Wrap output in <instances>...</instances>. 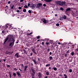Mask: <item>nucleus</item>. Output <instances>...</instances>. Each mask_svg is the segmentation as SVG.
Instances as JSON below:
<instances>
[{"label": "nucleus", "mask_w": 78, "mask_h": 78, "mask_svg": "<svg viewBox=\"0 0 78 78\" xmlns=\"http://www.w3.org/2000/svg\"><path fill=\"white\" fill-rule=\"evenodd\" d=\"M11 2L10 1H9L8 2V4H10V3Z\"/></svg>", "instance_id": "8fccbe9b"}, {"label": "nucleus", "mask_w": 78, "mask_h": 78, "mask_svg": "<svg viewBox=\"0 0 78 78\" xmlns=\"http://www.w3.org/2000/svg\"><path fill=\"white\" fill-rule=\"evenodd\" d=\"M31 76H32V78H34V76H35V74H33V73H32L31 74Z\"/></svg>", "instance_id": "f8f14e48"}, {"label": "nucleus", "mask_w": 78, "mask_h": 78, "mask_svg": "<svg viewBox=\"0 0 78 78\" xmlns=\"http://www.w3.org/2000/svg\"><path fill=\"white\" fill-rule=\"evenodd\" d=\"M23 51H24V53L25 54H26V51L25 50V49H24L23 50Z\"/></svg>", "instance_id": "bb28decb"}, {"label": "nucleus", "mask_w": 78, "mask_h": 78, "mask_svg": "<svg viewBox=\"0 0 78 78\" xmlns=\"http://www.w3.org/2000/svg\"><path fill=\"white\" fill-rule=\"evenodd\" d=\"M70 8H69L67 9H66V11H70Z\"/></svg>", "instance_id": "a211bd4d"}, {"label": "nucleus", "mask_w": 78, "mask_h": 78, "mask_svg": "<svg viewBox=\"0 0 78 78\" xmlns=\"http://www.w3.org/2000/svg\"><path fill=\"white\" fill-rule=\"evenodd\" d=\"M66 53H69V50H68L67 51H66Z\"/></svg>", "instance_id": "4c0bfd02"}, {"label": "nucleus", "mask_w": 78, "mask_h": 78, "mask_svg": "<svg viewBox=\"0 0 78 78\" xmlns=\"http://www.w3.org/2000/svg\"><path fill=\"white\" fill-rule=\"evenodd\" d=\"M31 70H32V73H33V74H35V70L34 69H32Z\"/></svg>", "instance_id": "ddd939ff"}, {"label": "nucleus", "mask_w": 78, "mask_h": 78, "mask_svg": "<svg viewBox=\"0 0 78 78\" xmlns=\"http://www.w3.org/2000/svg\"><path fill=\"white\" fill-rule=\"evenodd\" d=\"M18 42H19V41H18V40L16 42V44H17V43H18Z\"/></svg>", "instance_id": "09e8293b"}, {"label": "nucleus", "mask_w": 78, "mask_h": 78, "mask_svg": "<svg viewBox=\"0 0 78 78\" xmlns=\"http://www.w3.org/2000/svg\"><path fill=\"white\" fill-rule=\"evenodd\" d=\"M13 36L12 35H8L7 37L4 40V44L7 42L8 40V42H10L9 46H11L12 47L14 45V42H15V40L14 39H12Z\"/></svg>", "instance_id": "f257e3e1"}, {"label": "nucleus", "mask_w": 78, "mask_h": 78, "mask_svg": "<svg viewBox=\"0 0 78 78\" xmlns=\"http://www.w3.org/2000/svg\"><path fill=\"white\" fill-rule=\"evenodd\" d=\"M69 72L70 73H72V69H69Z\"/></svg>", "instance_id": "393cba45"}, {"label": "nucleus", "mask_w": 78, "mask_h": 78, "mask_svg": "<svg viewBox=\"0 0 78 78\" xmlns=\"http://www.w3.org/2000/svg\"><path fill=\"white\" fill-rule=\"evenodd\" d=\"M56 26L57 27H58L59 26V24L58 23H57V24H56Z\"/></svg>", "instance_id": "72a5a7b5"}, {"label": "nucleus", "mask_w": 78, "mask_h": 78, "mask_svg": "<svg viewBox=\"0 0 78 78\" xmlns=\"http://www.w3.org/2000/svg\"><path fill=\"white\" fill-rule=\"evenodd\" d=\"M51 54H52V53H51V52H50V53H49V55H51Z\"/></svg>", "instance_id": "603ef678"}, {"label": "nucleus", "mask_w": 78, "mask_h": 78, "mask_svg": "<svg viewBox=\"0 0 78 78\" xmlns=\"http://www.w3.org/2000/svg\"><path fill=\"white\" fill-rule=\"evenodd\" d=\"M64 55H65V56L66 57L67 56V54H64Z\"/></svg>", "instance_id": "473e14b6"}, {"label": "nucleus", "mask_w": 78, "mask_h": 78, "mask_svg": "<svg viewBox=\"0 0 78 78\" xmlns=\"http://www.w3.org/2000/svg\"><path fill=\"white\" fill-rule=\"evenodd\" d=\"M21 66H22L23 67H24V66H23V64H21Z\"/></svg>", "instance_id": "de8ad7c7"}, {"label": "nucleus", "mask_w": 78, "mask_h": 78, "mask_svg": "<svg viewBox=\"0 0 78 78\" xmlns=\"http://www.w3.org/2000/svg\"><path fill=\"white\" fill-rule=\"evenodd\" d=\"M17 12H20V11L19 10H17L16 11Z\"/></svg>", "instance_id": "864d4df0"}, {"label": "nucleus", "mask_w": 78, "mask_h": 78, "mask_svg": "<svg viewBox=\"0 0 78 78\" xmlns=\"http://www.w3.org/2000/svg\"><path fill=\"white\" fill-rule=\"evenodd\" d=\"M32 55H33V53H31L30 54V56H32Z\"/></svg>", "instance_id": "5fc2aeb1"}, {"label": "nucleus", "mask_w": 78, "mask_h": 78, "mask_svg": "<svg viewBox=\"0 0 78 78\" xmlns=\"http://www.w3.org/2000/svg\"><path fill=\"white\" fill-rule=\"evenodd\" d=\"M16 71L17 70V69L16 68H15L14 69Z\"/></svg>", "instance_id": "a18cd8bd"}, {"label": "nucleus", "mask_w": 78, "mask_h": 78, "mask_svg": "<svg viewBox=\"0 0 78 78\" xmlns=\"http://www.w3.org/2000/svg\"><path fill=\"white\" fill-rule=\"evenodd\" d=\"M43 6L42 4L41 3H39L37 4V8H41Z\"/></svg>", "instance_id": "f03ea898"}, {"label": "nucleus", "mask_w": 78, "mask_h": 78, "mask_svg": "<svg viewBox=\"0 0 78 78\" xmlns=\"http://www.w3.org/2000/svg\"><path fill=\"white\" fill-rule=\"evenodd\" d=\"M16 73L20 77L21 76V75L20 74V72H16Z\"/></svg>", "instance_id": "1a4fd4ad"}, {"label": "nucleus", "mask_w": 78, "mask_h": 78, "mask_svg": "<svg viewBox=\"0 0 78 78\" xmlns=\"http://www.w3.org/2000/svg\"><path fill=\"white\" fill-rule=\"evenodd\" d=\"M40 38V37L38 36L37 37V39H38Z\"/></svg>", "instance_id": "58836bf2"}, {"label": "nucleus", "mask_w": 78, "mask_h": 78, "mask_svg": "<svg viewBox=\"0 0 78 78\" xmlns=\"http://www.w3.org/2000/svg\"><path fill=\"white\" fill-rule=\"evenodd\" d=\"M64 78H67V76L66 74H64Z\"/></svg>", "instance_id": "f3484780"}, {"label": "nucleus", "mask_w": 78, "mask_h": 78, "mask_svg": "<svg viewBox=\"0 0 78 78\" xmlns=\"http://www.w3.org/2000/svg\"><path fill=\"white\" fill-rule=\"evenodd\" d=\"M9 76H10V78H11V74L10 73V74H9Z\"/></svg>", "instance_id": "a19ab883"}, {"label": "nucleus", "mask_w": 78, "mask_h": 78, "mask_svg": "<svg viewBox=\"0 0 78 78\" xmlns=\"http://www.w3.org/2000/svg\"><path fill=\"white\" fill-rule=\"evenodd\" d=\"M2 33H4V31H2Z\"/></svg>", "instance_id": "338daca9"}, {"label": "nucleus", "mask_w": 78, "mask_h": 78, "mask_svg": "<svg viewBox=\"0 0 78 78\" xmlns=\"http://www.w3.org/2000/svg\"><path fill=\"white\" fill-rule=\"evenodd\" d=\"M60 10H62H62H64V9L62 8V7H61L60 8Z\"/></svg>", "instance_id": "b1692460"}, {"label": "nucleus", "mask_w": 78, "mask_h": 78, "mask_svg": "<svg viewBox=\"0 0 78 78\" xmlns=\"http://www.w3.org/2000/svg\"><path fill=\"white\" fill-rule=\"evenodd\" d=\"M76 51H78V48L76 49Z\"/></svg>", "instance_id": "774afa93"}, {"label": "nucleus", "mask_w": 78, "mask_h": 78, "mask_svg": "<svg viewBox=\"0 0 78 78\" xmlns=\"http://www.w3.org/2000/svg\"><path fill=\"white\" fill-rule=\"evenodd\" d=\"M41 44H43V46L44 44V42H42V43H41Z\"/></svg>", "instance_id": "ea45409f"}, {"label": "nucleus", "mask_w": 78, "mask_h": 78, "mask_svg": "<svg viewBox=\"0 0 78 78\" xmlns=\"http://www.w3.org/2000/svg\"><path fill=\"white\" fill-rule=\"evenodd\" d=\"M38 77L39 78H41V77L42 75L41 73H38Z\"/></svg>", "instance_id": "9b49d317"}, {"label": "nucleus", "mask_w": 78, "mask_h": 78, "mask_svg": "<svg viewBox=\"0 0 78 78\" xmlns=\"http://www.w3.org/2000/svg\"><path fill=\"white\" fill-rule=\"evenodd\" d=\"M55 16H57V14H55Z\"/></svg>", "instance_id": "13d9d810"}, {"label": "nucleus", "mask_w": 78, "mask_h": 78, "mask_svg": "<svg viewBox=\"0 0 78 78\" xmlns=\"http://www.w3.org/2000/svg\"><path fill=\"white\" fill-rule=\"evenodd\" d=\"M31 66H33V64L32 63H31Z\"/></svg>", "instance_id": "6e6d98bb"}, {"label": "nucleus", "mask_w": 78, "mask_h": 78, "mask_svg": "<svg viewBox=\"0 0 78 78\" xmlns=\"http://www.w3.org/2000/svg\"><path fill=\"white\" fill-rule=\"evenodd\" d=\"M45 44H47L48 45H49V43L47 42L45 43Z\"/></svg>", "instance_id": "2f4dec72"}, {"label": "nucleus", "mask_w": 78, "mask_h": 78, "mask_svg": "<svg viewBox=\"0 0 78 78\" xmlns=\"http://www.w3.org/2000/svg\"><path fill=\"white\" fill-rule=\"evenodd\" d=\"M24 12H26V9H24L23 10Z\"/></svg>", "instance_id": "c756f323"}, {"label": "nucleus", "mask_w": 78, "mask_h": 78, "mask_svg": "<svg viewBox=\"0 0 78 78\" xmlns=\"http://www.w3.org/2000/svg\"><path fill=\"white\" fill-rule=\"evenodd\" d=\"M49 59L51 60H52L53 59V58L52 56H50L49 57Z\"/></svg>", "instance_id": "cd10ccee"}, {"label": "nucleus", "mask_w": 78, "mask_h": 78, "mask_svg": "<svg viewBox=\"0 0 78 78\" xmlns=\"http://www.w3.org/2000/svg\"><path fill=\"white\" fill-rule=\"evenodd\" d=\"M32 61L34 62V64L35 65H37V62L36 61V60H34V59H32Z\"/></svg>", "instance_id": "9d476101"}, {"label": "nucleus", "mask_w": 78, "mask_h": 78, "mask_svg": "<svg viewBox=\"0 0 78 78\" xmlns=\"http://www.w3.org/2000/svg\"><path fill=\"white\" fill-rule=\"evenodd\" d=\"M13 75L14 76H16V74L15 73H13Z\"/></svg>", "instance_id": "7c9ffc66"}, {"label": "nucleus", "mask_w": 78, "mask_h": 78, "mask_svg": "<svg viewBox=\"0 0 78 78\" xmlns=\"http://www.w3.org/2000/svg\"><path fill=\"white\" fill-rule=\"evenodd\" d=\"M47 51L48 52H49L50 51V49L49 48H48Z\"/></svg>", "instance_id": "e433bc0d"}, {"label": "nucleus", "mask_w": 78, "mask_h": 78, "mask_svg": "<svg viewBox=\"0 0 78 78\" xmlns=\"http://www.w3.org/2000/svg\"><path fill=\"white\" fill-rule=\"evenodd\" d=\"M58 44H61V43L60 42H58Z\"/></svg>", "instance_id": "e2e57ef3"}, {"label": "nucleus", "mask_w": 78, "mask_h": 78, "mask_svg": "<svg viewBox=\"0 0 78 78\" xmlns=\"http://www.w3.org/2000/svg\"><path fill=\"white\" fill-rule=\"evenodd\" d=\"M53 69H54V70L55 71H56L57 70V68L56 67H54Z\"/></svg>", "instance_id": "6ab92c4d"}, {"label": "nucleus", "mask_w": 78, "mask_h": 78, "mask_svg": "<svg viewBox=\"0 0 78 78\" xmlns=\"http://www.w3.org/2000/svg\"><path fill=\"white\" fill-rule=\"evenodd\" d=\"M19 53L18 52H17L15 55V56H16V57L17 58H18L20 57V55H19Z\"/></svg>", "instance_id": "6e6552de"}, {"label": "nucleus", "mask_w": 78, "mask_h": 78, "mask_svg": "<svg viewBox=\"0 0 78 78\" xmlns=\"http://www.w3.org/2000/svg\"><path fill=\"white\" fill-rule=\"evenodd\" d=\"M44 78H48V76H45V77Z\"/></svg>", "instance_id": "0e129e2a"}, {"label": "nucleus", "mask_w": 78, "mask_h": 78, "mask_svg": "<svg viewBox=\"0 0 78 78\" xmlns=\"http://www.w3.org/2000/svg\"><path fill=\"white\" fill-rule=\"evenodd\" d=\"M14 7V5H13L11 7V9H13Z\"/></svg>", "instance_id": "a878e982"}, {"label": "nucleus", "mask_w": 78, "mask_h": 78, "mask_svg": "<svg viewBox=\"0 0 78 78\" xmlns=\"http://www.w3.org/2000/svg\"><path fill=\"white\" fill-rule=\"evenodd\" d=\"M66 3V2H61V4L60 5L61 6H62L63 5H65Z\"/></svg>", "instance_id": "423d86ee"}, {"label": "nucleus", "mask_w": 78, "mask_h": 78, "mask_svg": "<svg viewBox=\"0 0 78 78\" xmlns=\"http://www.w3.org/2000/svg\"><path fill=\"white\" fill-rule=\"evenodd\" d=\"M49 69L51 70V67H49Z\"/></svg>", "instance_id": "052dcab7"}, {"label": "nucleus", "mask_w": 78, "mask_h": 78, "mask_svg": "<svg viewBox=\"0 0 78 78\" xmlns=\"http://www.w3.org/2000/svg\"><path fill=\"white\" fill-rule=\"evenodd\" d=\"M28 5L29 7L30 5V3L28 4Z\"/></svg>", "instance_id": "c03bdc74"}, {"label": "nucleus", "mask_w": 78, "mask_h": 78, "mask_svg": "<svg viewBox=\"0 0 78 78\" xmlns=\"http://www.w3.org/2000/svg\"><path fill=\"white\" fill-rule=\"evenodd\" d=\"M22 9V8L21 7H19V9Z\"/></svg>", "instance_id": "49530a36"}, {"label": "nucleus", "mask_w": 78, "mask_h": 78, "mask_svg": "<svg viewBox=\"0 0 78 78\" xmlns=\"http://www.w3.org/2000/svg\"><path fill=\"white\" fill-rule=\"evenodd\" d=\"M44 0V1L47 2H50L51 1V0Z\"/></svg>", "instance_id": "dca6fc26"}, {"label": "nucleus", "mask_w": 78, "mask_h": 78, "mask_svg": "<svg viewBox=\"0 0 78 78\" xmlns=\"http://www.w3.org/2000/svg\"><path fill=\"white\" fill-rule=\"evenodd\" d=\"M36 7V5L33 4V3H31L30 6V7H31L32 9H34Z\"/></svg>", "instance_id": "7ed1b4c3"}, {"label": "nucleus", "mask_w": 78, "mask_h": 78, "mask_svg": "<svg viewBox=\"0 0 78 78\" xmlns=\"http://www.w3.org/2000/svg\"><path fill=\"white\" fill-rule=\"evenodd\" d=\"M49 66H50V64H47V65H46V67H48Z\"/></svg>", "instance_id": "5701e85b"}, {"label": "nucleus", "mask_w": 78, "mask_h": 78, "mask_svg": "<svg viewBox=\"0 0 78 78\" xmlns=\"http://www.w3.org/2000/svg\"><path fill=\"white\" fill-rule=\"evenodd\" d=\"M62 18H63L64 20H66V19L67 18V17L65 15H64L62 17Z\"/></svg>", "instance_id": "2eb2a0df"}, {"label": "nucleus", "mask_w": 78, "mask_h": 78, "mask_svg": "<svg viewBox=\"0 0 78 78\" xmlns=\"http://www.w3.org/2000/svg\"><path fill=\"white\" fill-rule=\"evenodd\" d=\"M24 7L26 8L27 9L28 8V6L27 5H25L24 6Z\"/></svg>", "instance_id": "c85d7f7f"}, {"label": "nucleus", "mask_w": 78, "mask_h": 78, "mask_svg": "<svg viewBox=\"0 0 78 78\" xmlns=\"http://www.w3.org/2000/svg\"><path fill=\"white\" fill-rule=\"evenodd\" d=\"M23 1H24V0H20V2H22Z\"/></svg>", "instance_id": "37998d69"}, {"label": "nucleus", "mask_w": 78, "mask_h": 78, "mask_svg": "<svg viewBox=\"0 0 78 78\" xmlns=\"http://www.w3.org/2000/svg\"><path fill=\"white\" fill-rule=\"evenodd\" d=\"M32 51H33V52H34V53H35L36 55H37V53L36 52V51L35 50V48H33V49H32Z\"/></svg>", "instance_id": "0eeeda50"}, {"label": "nucleus", "mask_w": 78, "mask_h": 78, "mask_svg": "<svg viewBox=\"0 0 78 78\" xmlns=\"http://www.w3.org/2000/svg\"><path fill=\"white\" fill-rule=\"evenodd\" d=\"M27 66H25V68H24V71H26V70H27V68H28Z\"/></svg>", "instance_id": "4468645a"}, {"label": "nucleus", "mask_w": 78, "mask_h": 78, "mask_svg": "<svg viewBox=\"0 0 78 78\" xmlns=\"http://www.w3.org/2000/svg\"><path fill=\"white\" fill-rule=\"evenodd\" d=\"M32 34V33H31L30 34H29L28 35H30V34Z\"/></svg>", "instance_id": "680f3d73"}, {"label": "nucleus", "mask_w": 78, "mask_h": 78, "mask_svg": "<svg viewBox=\"0 0 78 78\" xmlns=\"http://www.w3.org/2000/svg\"><path fill=\"white\" fill-rule=\"evenodd\" d=\"M3 61H4V62H5V61H6V60H5V59H3Z\"/></svg>", "instance_id": "69168bd1"}, {"label": "nucleus", "mask_w": 78, "mask_h": 78, "mask_svg": "<svg viewBox=\"0 0 78 78\" xmlns=\"http://www.w3.org/2000/svg\"><path fill=\"white\" fill-rule=\"evenodd\" d=\"M19 69L21 71H21H22V70H21L20 68H19Z\"/></svg>", "instance_id": "4d7b16f0"}, {"label": "nucleus", "mask_w": 78, "mask_h": 78, "mask_svg": "<svg viewBox=\"0 0 78 78\" xmlns=\"http://www.w3.org/2000/svg\"><path fill=\"white\" fill-rule=\"evenodd\" d=\"M49 74V73L48 72H47L46 73V75L48 76Z\"/></svg>", "instance_id": "412c9836"}, {"label": "nucleus", "mask_w": 78, "mask_h": 78, "mask_svg": "<svg viewBox=\"0 0 78 78\" xmlns=\"http://www.w3.org/2000/svg\"><path fill=\"white\" fill-rule=\"evenodd\" d=\"M5 8H6L7 9L8 8V6H6L5 7Z\"/></svg>", "instance_id": "79ce46f5"}, {"label": "nucleus", "mask_w": 78, "mask_h": 78, "mask_svg": "<svg viewBox=\"0 0 78 78\" xmlns=\"http://www.w3.org/2000/svg\"><path fill=\"white\" fill-rule=\"evenodd\" d=\"M43 5L44 7H46V5L45 4H44Z\"/></svg>", "instance_id": "c9c22d12"}, {"label": "nucleus", "mask_w": 78, "mask_h": 78, "mask_svg": "<svg viewBox=\"0 0 78 78\" xmlns=\"http://www.w3.org/2000/svg\"><path fill=\"white\" fill-rule=\"evenodd\" d=\"M9 26H11V25H8V26H7V25H5V27L7 28H8V27H9Z\"/></svg>", "instance_id": "4be33fe9"}, {"label": "nucleus", "mask_w": 78, "mask_h": 78, "mask_svg": "<svg viewBox=\"0 0 78 78\" xmlns=\"http://www.w3.org/2000/svg\"><path fill=\"white\" fill-rule=\"evenodd\" d=\"M74 52H72L71 53V55L73 56V55H74Z\"/></svg>", "instance_id": "aec40b11"}, {"label": "nucleus", "mask_w": 78, "mask_h": 78, "mask_svg": "<svg viewBox=\"0 0 78 78\" xmlns=\"http://www.w3.org/2000/svg\"><path fill=\"white\" fill-rule=\"evenodd\" d=\"M41 20L43 21V24H46L48 22V21H47L45 19H41Z\"/></svg>", "instance_id": "20e7f679"}, {"label": "nucleus", "mask_w": 78, "mask_h": 78, "mask_svg": "<svg viewBox=\"0 0 78 78\" xmlns=\"http://www.w3.org/2000/svg\"><path fill=\"white\" fill-rule=\"evenodd\" d=\"M62 19V18L61 17H60V19H59V20H61Z\"/></svg>", "instance_id": "bf43d9fd"}, {"label": "nucleus", "mask_w": 78, "mask_h": 78, "mask_svg": "<svg viewBox=\"0 0 78 78\" xmlns=\"http://www.w3.org/2000/svg\"><path fill=\"white\" fill-rule=\"evenodd\" d=\"M28 12H29V13H31V11L30 10H29L28 11Z\"/></svg>", "instance_id": "f704fd0d"}, {"label": "nucleus", "mask_w": 78, "mask_h": 78, "mask_svg": "<svg viewBox=\"0 0 78 78\" xmlns=\"http://www.w3.org/2000/svg\"><path fill=\"white\" fill-rule=\"evenodd\" d=\"M7 67H10V65H7Z\"/></svg>", "instance_id": "3c124183"}, {"label": "nucleus", "mask_w": 78, "mask_h": 78, "mask_svg": "<svg viewBox=\"0 0 78 78\" xmlns=\"http://www.w3.org/2000/svg\"><path fill=\"white\" fill-rule=\"evenodd\" d=\"M55 3L59 5H61V1H56L55 2Z\"/></svg>", "instance_id": "39448f33"}]
</instances>
